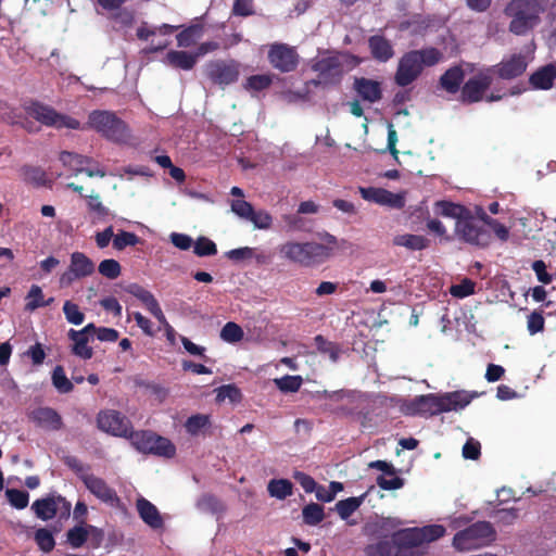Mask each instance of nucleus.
<instances>
[{"instance_id":"obj_1","label":"nucleus","mask_w":556,"mask_h":556,"mask_svg":"<svg viewBox=\"0 0 556 556\" xmlns=\"http://www.w3.org/2000/svg\"><path fill=\"white\" fill-rule=\"evenodd\" d=\"M25 112L40 124L56 129H92L106 140L115 143L126 142L129 137L127 124L116 113L106 110H94L89 113L86 125L66 114L59 113L52 106L39 101H30L24 106Z\"/></svg>"},{"instance_id":"obj_2","label":"nucleus","mask_w":556,"mask_h":556,"mask_svg":"<svg viewBox=\"0 0 556 556\" xmlns=\"http://www.w3.org/2000/svg\"><path fill=\"white\" fill-rule=\"evenodd\" d=\"M361 63V58L349 52H327L312 60L311 70L316 73V77L307 80L306 86L323 89L338 87L345 73Z\"/></svg>"},{"instance_id":"obj_3","label":"nucleus","mask_w":556,"mask_h":556,"mask_svg":"<svg viewBox=\"0 0 556 556\" xmlns=\"http://www.w3.org/2000/svg\"><path fill=\"white\" fill-rule=\"evenodd\" d=\"M320 239L325 243L287 241L279 247V253L283 258L302 267L319 266L331 258L339 248L338 239L329 232L321 235Z\"/></svg>"},{"instance_id":"obj_4","label":"nucleus","mask_w":556,"mask_h":556,"mask_svg":"<svg viewBox=\"0 0 556 556\" xmlns=\"http://www.w3.org/2000/svg\"><path fill=\"white\" fill-rule=\"evenodd\" d=\"M442 60L443 53L434 47L410 50L399 60L394 83L400 87H406L422 74L425 67L434 66Z\"/></svg>"},{"instance_id":"obj_5","label":"nucleus","mask_w":556,"mask_h":556,"mask_svg":"<svg viewBox=\"0 0 556 556\" xmlns=\"http://www.w3.org/2000/svg\"><path fill=\"white\" fill-rule=\"evenodd\" d=\"M470 397L464 392L455 391L437 395L428 393L414 397L406 406L408 415L433 416L440 413L457 410L466 407Z\"/></svg>"},{"instance_id":"obj_6","label":"nucleus","mask_w":556,"mask_h":556,"mask_svg":"<svg viewBox=\"0 0 556 556\" xmlns=\"http://www.w3.org/2000/svg\"><path fill=\"white\" fill-rule=\"evenodd\" d=\"M543 12L541 0H509L503 10L509 20L508 30L516 36H523L536 27Z\"/></svg>"},{"instance_id":"obj_7","label":"nucleus","mask_w":556,"mask_h":556,"mask_svg":"<svg viewBox=\"0 0 556 556\" xmlns=\"http://www.w3.org/2000/svg\"><path fill=\"white\" fill-rule=\"evenodd\" d=\"M496 532L489 521H477L453 538V545L458 551H470L488 545L495 540Z\"/></svg>"},{"instance_id":"obj_8","label":"nucleus","mask_w":556,"mask_h":556,"mask_svg":"<svg viewBox=\"0 0 556 556\" xmlns=\"http://www.w3.org/2000/svg\"><path fill=\"white\" fill-rule=\"evenodd\" d=\"M128 439L134 447L141 453L166 458H172L176 455V446L170 440L150 430L131 431Z\"/></svg>"},{"instance_id":"obj_9","label":"nucleus","mask_w":556,"mask_h":556,"mask_svg":"<svg viewBox=\"0 0 556 556\" xmlns=\"http://www.w3.org/2000/svg\"><path fill=\"white\" fill-rule=\"evenodd\" d=\"M267 62L270 67L280 74L295 72L300 65L301 56L296 47L286 42L275 41L268 43Z\"/></svg>"},{"instance_id":"obj_10","label":"nucleus","mask_w":556,"mask_h":556,"mask_svg":"<svg viewBox=\"0 0 556 556\" xmlns=\"http://www.w3.org/2000/svg\"><path fill=\"white\" fill-rule=\"evenodd\" d=\"M455 235L468 244L486 248L492 241V232L469 211L462 220L455 223Z\"/></svg>"},{"instance_id":"obj_11","label":"nucleus","mask_w":556,"mask_h":556,"mask_svg":"<svg viewBox=\"0 0 556 556\" xmlns=\"http://www.w3.org/2000/svg\"><path fill=\"white\" fill-rule=\"evenodd\" d=\"M241 65L233 59L212 60L206 63L204 73L214 85L225 87L238 81Z\"/></svg>"},{"instance_id":"obj_12","label":"nucleus","mask_w":556,"mask_h":556,"mask_svg":"<svg viewBox=\"0 0 556 556\" xmlns=\"http://www.w3.org/2000/svg\"><path fill=\"white\" fill-rule=\"evenodd\" d=\"M71 503L60 494L50 493L31 504V510L37 518L47 521L53 519L58 513L60 518H67L71 514Z\"/></svg>"},{"instance_id":"obj_13","label":"nucleus","mask_w":556,"mask_h":556,"mask_svg":"<svg viewBox=\"0 0 556 556\" xmlns=\"http://www.w3.org/2000/svg\"><path fill=\"white\" fill-rule=\"evenodd\" d=\"M96 270L93 261L83 252H73L68 268L60 276L61 288H67L74 281L91 276Z\"/></svg>"},{"instance_id":"obj_14","label":"nucleus","mask_w":556,"mask_h":556,"mask_svg":"<svg viewBox=\"0 0 556 556\" xmlns=\"http://www.w3.org/2000/svg\"><path fill=\"white\" fill-rule=\"evenodd\" d=\"M98 428L115 437L128 438L131 432V422L117 410H101L97 416Z\"/></svg>"},{"instance_id":"obj_15","label":"nucleus","mask_w":556,"mask_h":556,"mask_svg":"<svg viewBox=\"0 0 556 556\" xmlns=\"http://www.w3.org/2000/svg\"><path fill=\"white\" fill-rule=\"evenodd\" d=\"M86 489L94 495L99 501L115 507L119 504L121 500L116 491L111 488L106 481L93 473L84 477L83 481Z\"/></svg>"},{"instance_id":"obj_16","label":"nucleus","mask_w":556,"mask_h":556,"mask_svg":"<svg viewBox=\"0 0 556 556\" xmlns=\"http://www.w3.org/2000/svg\"><path fill=\"white\" fill-rule=\"evenodd\" d=\"M491 84L492 77L485 74L469 78L462 87L460 101L468 104L481 101Z\"/></svg>"},{"instance_id":"obj_17","label":"nucleus","mask_w":556,"mask_h":556,"mask_svg":"<svg viewBox=\"0 0 556 556\" xmlns=\"http://www.w3.org/2000/svg\"><path fill=\"white\" fill-rule=\"evenodd\" d=\"M361 195L364 200L386 205L392 208L401 210L405 206V198L400 193H393L382 188H359Z\"/></svg>"},{"instance_id":"obj_18","label":"nucleus","mask_w":556,"mask_h":556,"mask_svg":"<svg viewBox=\"0 0 556 556\" xmlns=\"http://www.w3.org/2000/svg\"><path fill=\"white\" fill-rule=\"evenodd\" d=\"M28 418L37 427L47 431H59L63 428L62 416L52 407L40 406L28 414Z\"/></svg>"},{"instance_id":"obj_19","label":"nucleus","mask_w":556,"mask_h":556,"mask_svg":"<svg viewBox=\"0 0 556 556\" xmlns=\"http://www.w3.org/2000/svg\"><path fill=\"white\" fill-rule=\"evenodd\" d=\"M60 161L65 167H68L71 170L75 173V175L79 173H86L89 177H104L105 170L101 168H90L87 167L92 160L88 156L77 154L74 152L62 151L60 153Z\"/></svg>"},{"instance_id":"obj_20","label":"nucleus","mask_w":556,"mask_h":556,"mask_svg":"<svg viewBox=\"0 0 556 556\" xmlns=\"http://www.w3.org/2000/svg\"><path fill=\"white\" fill-rule=\"evenodd\" d=\"M97 327L94 324L86 325L81 330L70 329L68 338L74 342L72 352L74 355L90 359L93 356L92 348L88 346L89 336L94 334Z\"/></svg>"},{"instance_id":"obj_21","label":"nucleus","mask_w":556,"mask_h":556,"mask_svg":"<svg viewBox=\"0 0 556 556\" xmlns=\"http://www.w3.org/2000/svg\"><path fill=\"white\" fill-rule=\"evenodd\" d=\"M528 66L525 55L520 53L513 54L507 60H503L493 67V72L504 80H511L521 76Z\"/></svg>"},{"instance_id":"obj_22","label":"nucleus","mask_w":556,"mask_h":556,"mask_svg":"<svg viewBox=\"0 0 556 556\" xmlns=\"http://www.w3.org/2000/svg\"><path fill=\"white\" fill-rule=\"evenodd\" d=\"M353 89L363 101L369 103L378 102L382 98L381 84L370 78L355 77Z\"/></svg>"},{"instance_id":"obj_23","label":"nucleus","mask_w":556,"mask_h":556,"mask_svg":"<svg viewBox=\"0 0 556 556\" xmlns=\"http://www.w3.org/2000/svg\"><path fill=\"white\" fill-rule=\"evenodd\" d=\"M368 48L374 60L386 63L394 56L393 45L382 35H372L368 38Z\"/></svg>"},{"instance_id":"obj_24","label":"nucleus","mask_w":556,"mask_h":556,"mask_svg":"<svg viewBox=\"0 0 556 556\" xmlns=\"http://www.w3.org/2000/svg\"><path fill=\"white\" fill-rule=\"evenodd\" d=\"M136 507L140 518L152 529H160L163 527L164 522L162 516L150 501L144 497H140L136 502Z\"/></svg>"},{"instance_id":"obj_25","label":"nucleus","mask_w":556,"mask_h":556,"mask_svg":"<svg viewBox=\"0 0 556 556\" xmlns=\"http://www.w3.org/2000/svg\"><path fill=\"white\" fill-rule=\"evenodd\" d=\"M197 55L184 50H170L166 53L164 63L173 68L190 71L197 64Z\"/></svg>"},{"instance_id":"obj_26","label":"nucleus","mask_w":556,"mask_h":556,"mask_svg":"<svg viewBox=\"0 0 556 556\" xmlns=\"http://www.w3.org/2000/svg\"><path fill=\"white\" fill-rule=\"evenodd\" d=\"M556 79V66L547 64L540 67L529 77V83L533 89L548 90L553 87Z\"/></svg>"},{"instance_id":"obj_27","label":"nucleus","mask_w":556,"mask_h":556,"mask_svg":"<svg viewBox=\"0 0 556 556\" xmlns=\"http://www.w3.org/2000/svg\"><path fill=\"white\" fill-rule=\"evenodd\" d=\"M465 78V72L459 65H455L446 70L440 77L439 84L442 89L451 94L459 91Z\"/></svg>"},{"instance_id":"obj_28","label":"nucleus","mask_w":556,"mask_h":556,"mask_svg":"<svg viewBox=\"0 0 556 556\" xmlns=\"http://www.w3.org/2000/svg\"><path fill=\"white\" fill-rule=\"evenodd\" d=\"M393 535L397 548H412L422 544L419 528L403 529Z\"/></svg>"},{"instance_id":"obj_29","label":"nucleus","mask_w":556,"mask_h":556,"mask_svg":"<svg viewBox=\"0 0 556 556\" xmlns=\"http://www.w3.org/2000/svg\"><path fill=\"white\" fill-rule=\"evenodd\" d=\"M393 244L396 247H405L410 251H421L430 245V240L420 235L404 233L393 238Z\"/></svg>"},{"instance_id":"obj_30","label":"nucleus","mask_w":556,"mask_h":556,"mask_svg":"<svg viewBox=\"0 0 556 556\" xmlns=\"http://www.w3.org/2000/svg\"><path fill=\"white\" fill-rule=\"evenodd\" d=\"M126 291L138 299L151 314L161 307L155 296L138 283L129 285Z\"/></svg>"},{"instance_id":"obj_31","label":"nucleus","mask_w":556,"mask_h":556,"mask_svg":"<svg viewBox=\"0 0 556 556\" xmlns=\"http://www.w3.org/2000/svg\"><path fill=\"white\" fill-rule=\"evenodd\" d=\"M126 291L138 299L151 314L161 307L155 296L138 283L129 285Z\"/></svg>"},{"instance_id":"obj_32","label":"nucleus","mask_w":556,"mask_h":556,"mask_svg":"<svg viewBox=\"0 0 556 556\" xmlns=\"http://www.w3.org/2000/svg\"><path fill=\"white\" fill-rule=\"evenodd\" d=\"M437 214L443 217L455 218L456 222L463 219V217L470 211L462 204H456L450 201H438L434 204Z\"/></svg>"},{"instance_id":"obj_33","label":"nucleus","mask_w":556,"mask_h":556,"mask_svg":"<svg viewBox=\"0 0 556 556\" xmlns=\"http://www.w3.org/2000/svg\"><path fill=\"white\" fill-rule=\"evenodd\" d=\"M23 180L34 187H43L48 184L46 172L39 166L25 165L21 168Z\"/></svg>"},{"instance_id":"obj_34","label":"nucleus","mask_w":556,"mask_h":556,"mask_svg":"<svg viewBox=\"0 0 556 556\" xmlns=\"http://www.w3.org/2000/svg\"><path fill=\"white\" fill-rule=\"evenodd\" d=\"M212 425L210 415L194 414L187 418L185 422L186 431L192 435H199Z\"/></svg>"},{"instance_id":"obj_35","label":"nucleus","mask_w":556,"mask_h":556,"mask_svg":"<svg viewBox=\"0 0 556 556\" xmlns=\"http://www.w3.org/2000/svg\"><path fill=\"white\" fill-rule=\"evenodd\" d=\"M396 547L394 535H392V540L383 539L377 543L368 544L364 552L367 556H393Z\"/></svg>"},{"instance_id":"obj_36","label":"nucleus","mask_w":556,"mask_h":556,"mask_svg":"<svg viewBox=\"0 0 556 556\" xmlns=\"http://www.w3.org/2000/svg\"><path fill=\"white\" fill-rule=\"evenodd\" d=\"M267 491L271 497L285 500L292 495L293 484L288 479H273L267 485Z\"/></svg>"},{"instance_id":"obj_37","label":"nucleus","mask_w":556,"mask_h":556,"mask_svg":"<svg viewBox=\"0 0 556 556\" xmlns=\"http://www.w3.org/2000/svg\"><path fill=\"white\" fill-rule=\"evenodd\" d=\"M366 493L357 497L341 500L336 504V510L341 519L346 520L363 504Z\"/></svg>"},{"instance_id":"obj_38","label":"nucleus","mask_w":556,"mask_h":556,"mask_svg":"<svg viewBox=\"0 0 556 556\" xmlns=\"http://www.w3.org/2000/svg\"><path fill=\"white\" fill-rule=\"evenodd\" d=\"M89 531H97V528L93 526H88L87 528L83 526H75L66 533L67 543L73 548L81 547L88 539Z\"/></svg>"},{"instance_id":"obj_39","label":"nucleus","mask_w":556,"mask_h":556,"mask_svg":"<svg viewBox=\"0 0 556 556\" xmlns=\"http://www.w3.org/2000/svg\"><path fill=\"white\" fill-rule=\"evenodd\" d=\"M203 26L201 24H193L182 29L177 36V45L180 48H188L192 46L198 38L201 37Z\"/></svg>"},{"instance_id":"obj_40","label":"nucleus","mask_w":556,"mask_h":556,"mask_svg":"<svg viewBox=\"0 0 556 556\" xmlns=\"http://www.w3.org/2000/svg\"><path fill=\"white\" fill-rule=\"evenodd\" d=\"M303 521L307 526H317L325 519L324 507L317 503H309L302 509Z\"/></svg>"},{"instance_id":"obj_41","label":"nucleus","mask_w":556,"mask_h":556,"mask_svg":"<svg viewBox=\"0 0 556 556\" xmlns=\"http://www.w3.org/2000/svg\"><path fill=\"white\" fill-rule=\"evenodd\" d=\"M51 380L53 387L61 394L70 393L74 389L73 382L66 377L64 368L61 365L55 366L52 370Z\"/></svg>"},{"instance_id":"obj_42","label":"nucleus","mask_w":556,"mask_h":556,"mask_svg":"<svg viewBox=\"0 0 556 556\" xmlns=\"http://www.w3.org/2000/svg\"><path fill=\"white\" fill-rule=\"evenodd\" d=\"M139 243H142V239L130 231L121 230L113 238V249L117 251H123L127 247H135Z\"/></svg>"},{"instance_id":"obj_43","label":"nucleus","mask_w":556,"mask_h":556,"mask_svg":"<svg viewBox=\"0 0 556 556\" xmlns=\"http://www.w3.org/2000/svg\"><path fill=\"white\" fill-rule=\"evenodd\" d=\"M273 84V76L270 74H256L247 78L244 88L248 90L263 91L269 88Z\"/></svg>"},{"instance_id":"obj_44","label":"nucleus","mask_w":556,"mask_h":556,"mask_svg":"<svg viewBox=\"0 0 556 556\" xmlns=\"http://www.w3.org/2000/svg\"><path fill=\"white\" fill-rule=\"evenodd\" d=\"M243 337L244 332L242 328L233 321L226 323L220 330L222 340L228 343H237L241 341Z\"/></svg>"},{"instance_id":"obj_45","label":"nucleus","mask_w":556,"mask_h":556,"mask_svg":"<svg viewBox=\"0 0 556 556\" xmlns=\"http://www.w3.org/2000/svg\"><path fill=\"white\" fill-rule=\"evenodd\" d=\"M34 540L39 549L43 553H50L55 546V540L52 532L46 528L36 530Z\"/></svg>"},{"instance_id":"obj_46","label":"nucleus","mask_w":556,"mask_h":556,"mask_svg":"<svg viewBox=\"0 0 556 556\" xmlns=\"http://www.w3.org/2000/svg\"><path fill=\"white\" fill-rule=\"evenodd\" d=\"M303 383L301 376L286 375L281 378L275 379L276 387L283 393H293L300 390Z\"/></svg>"},{"instance_id":"obj_47","label":"nucleus","mask_w":556,"mask_h":556,"mask_svg":"<svg viewBox=\"0 0 556 556\" xmlns=\"http://www.w3.org/2000/svg\"><path fill=\"white\" fill-rule=\"evenodd\" d=\"M317 350L323 354H328L332 362H337L340 357V348L338 344L328 341L321 334L315 337Z\"/></svg>"},{"instance_id":"obj_48","label":"nucleus","mask_w":556,"mask_h":556,"mask_svg":"<svg viewBox=\"0 0 556 556\" xmlns=\"http://www.w3.org/2000/svg\"><path fill=\"white\" fill-rule=\"evenodd\" d=\"M5 496L9 503L16 509H24L28 506L29 494L18 489H7Z\"/></svg>"},{"instance_id":"obj_49","label":"nucleus","mask_w":556,"mask_h":556,"mask_svg":"<svg viewBox=\"0 0 556 556\" xmlns=\"http://www.w3.org/2000/svg\"><path fill=\"white\" fill-rule=\"evenodd\" d=\"M193 252L200 257L213 256L217 253V247L211 239L199 237L193 244Z\"/></svg>"},{"instance_id":"obj_50","label":"nucleus","mask_w":556,"mask_h":556,"mask_svg":"<svg viewBox=\"0 0 556 556\" xmlns=\"http://www.w3.org/2000/svg\"><path fill=\"white\" fill-rule=\"evenodd\" d=\"M216 400L218 402L228 399L231 403H239L242 400V393L240 389L235 384H224L217 390Z\"/></svg>"},{"instance_id":"obj_51","label":"nucleus","mask_w":556,"mask_h":556,"mask_svg":"<svg viewBox=\"0 0 556 556\" xmlns=\"http://www.w3.org/2000/svg\"><path fill=\"white\" fill-rule=\"evenodd\" d=\"M99 273L108 279H116L121 273V264L114 258H106L100 262L98 266Z\"/></svg>"},{"instance_id":"obj_52","label":"nucleus","mask_w":556,"mask_h":556,"mask_svg":"<svg viewBox=\"0 0 556 556\" xmlns=\"http://www.w3.org/2000/svg\"><path fill=\"white\" fill-rule=\"evenodd\" d=\"M27 303L25 309L34 312L39 307H43V293L38 285H33L26 295Z\"/></svg>"},{"instance_id":"obj_53","label":"nucleus","mask_w":556,"mask_h":556,"mask_svg":"<svg viewBox=\"0 0 556 556\" xmlns=\"http://www.w3.org/2000/svg\"><path fill=\"white\" fill-rule=\"evenodd\" d=\"M63 313L66 320L73 325L77 326L84 323L85 314L79 309V306L72 301L64 302Z\"/></svg>"},{"instance_id":"obj_54","label":"nucleus","mask_w":556,"mask_h":556,"mask_svg":"<svg viewBox=\"0 0 556 556\" xmlns=\"http://www.w3.org/2000/svg\"><path fill=\"white\" fill-rule=\"evenodd\" d=\"M419 530H420L422 544L437 541L440 538H442L446 532L445 528L441 525H429V526L419 528Z\"/></svg>"},{"instance_id":"obj_55","label":"nucleus","mask_w":556,"mask_h":556,"mask_svg":"<svg viewBox=\"0 0 556 556\" xmlns=\"http://www.w3.org/2000/svg\"><path fill=\"white\" fill-rule=\"evenodd\" d=\"M475 287L476 283L471 279L465 278L459 283L453 285L450 288V293L454 298L464 299L475 293Z\"/></svg>"},{"instance_id":"obj_56","label":"nucleus","mask_w":556,"mask_h":556,"mask_svg":"<svg viewBox=\"0 0 556 556\" xmlns=\"http://www.w3.org/2000/svg\"><path fill=\"white\" fill-rule=\"evenodd\" d=\"M110 20L119 27H129L135 21V14L129 9L121 8L110 15Z\"/></svg>"},{"instance_id":"obj_57","label":"nucleus","mask_w":556,"mask_h":556,"mask_svg":"<svg viewBox=\"0 0 556 556\" xmlns=\"http://www.w3.org/2000/svg\"><path fill=\"white\" fill-rule=\"evenodd\" d=\"M248 220L253 223L254 227L258 229H269L273 224L271 215L264 210L255 211L253 208V213L249 216Z\"/></svg>"},{"instance_id":"obj_58","label":"nucleus","mask_w":556,"mask_h":556,"mask_svg":"<svg viewBox=\"0 0 556 556\" xmlns=\"http://www.w3.org/2000/svg\"><path fill=\"white\" fill-rule=\"evenodd\" d=\"M231 14L241 17L254 15L255 10L253 0H235Z\"/></svg>"},{"instance_id":"obj_59","label":"nucleus","mask_w":556,"mask_h":556,"mask_svg":"<svg viewBox=\"0 0 556 556\" xmlns=\"http://www.w3.org/2000/svg\"><path fill=\"white\" fill-rule=\"evenodd\" d=\"M64 464L72 469L76 476L84 481L85 476H89L90 467L85 466L76 456H67L64 458Z\"/></svg>"},{"instance_id":"obj_60","label":"nucleus","mask_w":556,"mask_h":556,"mask_svg":"<svg viewBox=\"0 0 556 556\" xmlns=\"http://www.w3.org/2000/svg\"><path fill=\"white\" fill-rule=\"evenodd\" d=\"M545 320L541 312L534 311L528 316L527 329L530 334H536L544 330Z\"/></svg>"},{"instance_id":"obj_61","label":"nucleus","mask_w":556,"mask_h":556,"mask_svg":"<svg viewBox=\"0 0 556 556\" xmlns=\"http://www.w3.org/2000/svg\"><path fill=\"white\" fill-rule=\"evenodd\" d=\"M198 507L202 510L217 513L222 510V503L212 494H204L198 502Z\"/></svg>"},{"instance_id":"obj_62","label":"nucleus","mask_w":556,"mask_h":556,"mask_svg":"<svg viewBox=\"0 0 556 556\" xmlns=\"http://www.w3.org/2000/svg\"><path fill=\"white\" fill-rule=\"evenodd\" d=\"M254 252H256L255 248L243 247L238 249H232L226 252V257L233 262H241L244 260L253 258Z\"/></svg>"},{"instance_id":"obj_63","label":"nucleus","mask_w":556,"mask_h":556,"mask_svg":"<svg viewBox=\"0 0 556 556\" xmlns=\"http://www.w3.org/2000/svg\"><path fill=\"white\" fill-rule=\"evenodd\" d=\"M231 211L238 215L239 217L247 219L249 216L253 213V206L251 203L244 201V200H232L231 201Z\"/></svg>"},{"instance_id":"obj_64","label":"nucleus","mask_w":556,"mask_h":556,"mask_svg":"<svg viewBox=\"0 0 556 556\" xmlns=\"http://www.w3.org/2000/svg\"><path fill=\"white\" fill-rule=\"evenodd\" d=\"M481 455V445L478 441L469 439L463 446V456L466 459L476 460Z\"/></svg>"}]
</instances>
